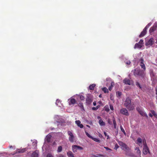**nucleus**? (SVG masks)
<instances>
[{
  "mask_svg": "<svg viewBox=\"0 0 157 157\" xmlns=\"http://www.w3.org/2000/svg\"><path fill=\"white\" fill-rule=\"evenodd\" d=\"M124 105L129 111L133 110L135 109V105L133 102L131 101V99L129 97H127L124 101Z\"/></svg>",
  "mask_w": 157,
  "mask_h": 157,
  "instance_id": "f257e3e1",
  "label": "nucleus"
},
{
  "mask_svg": "<svg viewBox=\"0 0 157 157\" xmlns=\"http://www.w3.org/2000/svg\"><path fill=\"white\" fill-rule=\"evenodd\" d=\"M133 71V75L135 77L139 76L144 78L145 76L144 71L140 69L136 68Z\"/></svg>",
  "mask_w": 157,
  "mask_h": 157,
  "instance_id": "f03ea898",
  "label": "nucleus"
},
{
  "mask_svg": "<svg viewBox=\"0 0 157 157\" xmlns=\"http://www.w3.org/2000/svg\"><path fill=\"white\" fill-rule=\"evenodd\" d=\"M136 110L141 116L145 117L147 118L148 117L147 114L144 112L143 109L141 108L140 107H137L136 108Z\"/></svg>",
  "mask_w": 157,
  "mask_h": 157,
  "instance_id": "7ed1b4c3",
  "label": "nucleus"
},
{
  "mask_svg": "<svg viewBox=\"0 0 157 157\" xmlns=\"http://www.w3.org/2000/svg\"><path fill=\"white\" fill-rule=\"evenodd\" d=\"M144 147L143 149V153L144 155H146L147 153V152L149 153L150 152L149 151L146 142L145 141L144 142L143 141Z\"/></svg>",
  "mask_w": 157,
  "mask_h": 157,
  "instance_id": "20e7f679",
  "label": "nucleus"
},
{
  "mask_svg": "<svg viewBox=\"0 0 157 157\" xmlns=\"http://www.w3.org/2000/svg\"><path fill=\"white\" fill-rule=\"evenodd\" d=\"M72 148V150L74 153L76 152L78 150H81L83 149V148L82 147L76 145H73Z\"/></svg>",
  "mask_w": 157,
  "mask_h": 157,
  "instance_id": "39448f33",
  "label": "nucleus"
},
{
  "mask_svg": "<svg viewBox=\"0 0 157 157\" xmlns=\"http://www.w3.org/2000/svg\"><path fill=\"white\" fill-rule=\"evenodd\" d=\"M157 24L155 23L152 27L150 29L149 32L150 34H152L154 32L157 30Z\"/></svg>",
  "mask_w": 157,
  "mask_h": 157,
  "instance_id": "423d86ee",
  "label": "nucleus"
},
{
  "mask_svg": "<svg viewBox=\"0 0 157 157\" xmlns=\"http://www.w3.org/2000/svg\"><path fill=\"white\" fill-rule=\"evenodd\" d=\"M67 133L68 135L69 136V140L71 143L73 142L74 141V136L73 135L72 133L70 131H68Z\"/></svg>",
  "mask_w": 157,
  "mask_h": 157,
  "instance_id": "0eeeda50",
  "label": "nucleus"
},
{
  "mask_svg": "<svg viewBox=\"0 0 157 157\" xmlns=\"http://www.w3.org/2000/svg\"><path fill=\"white\" fill-rule=\"evenodd\" d=\"M120 113L126 116H128L129 113L128 112V110L125 108H122L120 110Z\"/></svg>",
  "mask_w": 157,
  "mask_h": 157,
  "instance_id": "6e6552de",
  "label": "nucleus"
},
{
  "mask_svg": "<svg viewBox=\"0 0 157 157\" xmlns=\"http://www.w3.org/2000/svg\"><path fill=\"white\" fill-rule=\"evenodd\" d=\"M154 43V40L153 38H151L145 44L146 46H151Z\"/></svg>",
  "mask_w": 157,
  "mask_h": 157,
  "instance_id": "1a4fd4ad",
  "label": "nucleus"
},
{
  "mask_svg": "<svg viewBox=\"0 0 157 157\" xmlns=\"http://www.w3.org/2000/svg\"><path fill=\"white\" fill-rule=\"evenodd\" d=\"M140 65L141 66L142 68L143 69V70L144 71H145L146 70V67L145 65V64H144V60L142 58H141L140 59Z\"/></svg>",
  "mask_w": 157,
  "mask_h": 157,
  "instance_id": "9d476101",
  "label": "nucleus"
},
{
  "mask_svg": "<svg viewBox=\"0 0 157 157\" xmlns=\"http://www.w3.org/2000/svg\"><path fill=\"white\" fill-rule=\"evenodd\" d=\"M69 101V105H74L76 103V101L74 98H71L68 100Z\"/></svg>",
  "mask_w": 157,
  "mask_h": 157,
  "instance_id": "9b49d317",
  "label": "nucleus"
},
{
  "mask_svg": "<svg viewBox=\"0 0 157 157\" xmlns=\"http://www.w3.org/2000/svg\"><path fill=\"white\" fill-rule=\"evenodd\" d=\"M118 144L120 146L126 150H128L129 149V148L128 147L127 145L122 142L120 141L119 142Z\"/></svg>",
  "mask_w": 157,
  "mask_h": 157,
  "instance_id": "f8f14e48",
  "label": "nucleus"
},
{
  "mask_svg": "<svg viewBox=\"0 0 157 157\" xmlns=\"http://www.w3.org/2000/svg\"><path fill=\"white\" fill-rule=\"evenodd\" d=\"M123 82L126 85H131L130 80L127 78H124L123 80Z\"/></svg>",
  "mask_w": 157,
  "mask_h": 157,
  "instance_id": "ddd939ff",
  "label": "nucleus"
},
{
  "mask_svg": "<svg viewBox=\"0 0 157 157\" xmlns=\"http://www.w3.org/2000/svg\"><path fill=\"white\" fill-rule=\"evenodd\" d=\"M147 33V30L145 29H144L143 31L141 32V33L139 36L140 37H141L144 36Z\"/></svg>",
  "mask_w": 157,
  "mask_h": 157,
  "instance_id": "4468645a",
  "label": "nucleus"
},
{
  "mask_svg": "<svg viewBox=\"0 0 157 157\" xmlns=\"http://www.w3.org/2000/svg\"><path fill=\"white\" fill-rule=\"evenodd\" d=\"M92 101V100L89 97L87 98L86 99V103L87 105H90Z\"/></svg>",
  "mask_w": 157,
  "mask_h": 157,
  "instance_id": "2eb2a0df",
  "label": "nucleus"
},
{
  "mask_svg": "<svg viewBox=\"0 0 157 157\" xmlns=\"http://www.w3.org/2000/svg\"><path fill=\"white\" fill-rule=\"evenodd\" d=\"M142 139L140 138H138L136 141V144L140 146L142 145Z\"/></svg>",
  "mask_w": 157,
  "mask_h": 157,
  "instance_id": "dca6fc26",
  "label": "nucleus"
},
{
  "mask_svg": "<svg viewBox=\"0 0 157 157\" xmlns=\"http://www.w3.org/2000/svg\"><path fill=\"white\" fill-rule=\"evenodd\" d=\"M67 155L68 157H75L74 155L71 151H69L67 152Z\"/></svg>",
  "mask_w": 157,
  "mask_h": 157,
  "instance_id": "f3484780",
  "label": "nucleus"
},
{
  "mask_svg": "<svg viewBox=\"0 0 157 157\" xmlns=\"http://www.w3.org/2000/svg\"><path fill=\"white\" fill-rule=\"evenodd\" d=\"M115 85V83L114 82H112L111 83V86L109 87V90L111 91L112 90L113 88V87Z\"/></svg>",
  "mask_w": 157,
  "mask_h": 157,
  "instance_id": "a211bd4d",
  "label": "nucleus"
},
{
  "mask_svg": "<svg viewBox=\"0 0 157 157\" xmlns=\"http://www.w3.org/2000/svg\"><path fill=\"white\" fill-rule=\"evenodd\" d=\"M38 153L36 151L33 152L32 155V157H38Z\"/></svg>",
  "mask_w": 157,
  "mask_h": 157,
  "instance_id": "6ab92c4d",
  "label": "nucleus"
},
{
  "mask_svg": "<svg viewBox=\"0 0 157 157\" xmlns=\"http://www.w3.org/2000/svg\"><path fill=\"white\" fill-rule=\"evenodd\" d=\"M142 47V45H140L139 43L135 44L134 48H140Z\"/></svg>",
  "mask_w": 157,
  "mask_h": 157,
  "instance_id": "aec40b11",
  "label": "nucleus"
},
{
  "mask_svg": "<svg viewBox=\"0 0 157 157\" xmlns=\"http://www.w3.org/2000/svg\"><path fill=\"white\" fill-rule=\"evenodd\" d=\"M99 123L101 126H104L105 125V123L102 119H100L99 121Z\"/></svg>",
  "mask_w": 157,
  "mask_h": 157,
  "instance_id": "412c9836",
  "label": "nucleus"
},
{
  "mask_svg": "<svg viewBox=\"0 0 157 157\" xmlns=\"http://www.w3.org/2000/svg\"><path fill=\"white\" fill-rule=\"evenodd\" d=\"M135 150H136V153L137 154H138L140 156V157H141L140 156V155H141V152L139 148L138 147H137L135 148Z\"/></svg>",
  "mask_w": 157,
  "mask_h": 157,
  "instance_id": "4be33fe9",
  "label": "nucleus"
},
{
  "mask_svg": "<svg viewBox=\"0 0 157 157\" xmlns=\"http://www.w3.org/2000/svg\"><path fill=\"white\" fill-rule=\"evenodd\" d=\"M95 84H94L90 85L89 86L90 89L91 90H94V87H95Z\"/></svg>",
  "mask_w": 157,
  "mask_h": 157,
  "instance_id": "5701e85b",
  "label": "nucleus"
},
{
  "mask_svg": "<svg viewBox=\"0 0 157 157\" xmlns=\"http://www.w3.org/2000/svg\"><path fill=\"white\" fill-rule=\"evenodd\" d=\"M25 149H19L17 150V152H18L19 153H23L25 152Z\"/></svg>",
  "mask_w": 157,
  "mask_h": 157,
  "instance_id": "b1692460",
  "label": "nucleus"
},
{
  "mask_svg": "<svg viewBox=\"0 0 157 157\" xmlns=\"http://www.w3.org/2000/svg\"><path fill=\"white\" fill-rule=\"evenodd\" d=\"M102 90L105 93H108L109 92L108 89L105 87L102 88Z\"/></svg>",
  "mask_w": 157,
  "mask_h": 157,
  "instance_id": "393cba45",
  "label": "nucleus"
},
{
  "mask_svg": "<svg viewBox=\"0 0 157 157\" xmlns=\"http://www.w3.org/2000/svg\"><path fill=\"white\" fill-rule=\"evenodd\" d=\"M78 106L81 109L83 110H84V107L82 103L80 102L78 104Z\"/></svg>",
  "mask_w": 157,
  "mask_h": 157,
  "instance_id": "a878e982",
  "label": "nucleus"
},
{
  "mask_svg": "<svg viewBox=\"0 0 157 157\" xmlns=\"http://www.w3.org/2000/svg\"><path fill=\"white\" fill-rule=\"evenodd\" d=\"M51 137L50 136H47L46 137V141L48 143L50 142L51 140Z\"/></svg>",
  "mask_w": 157,
  "mask_h": 157,
  "instance_id": "bb28decb",
  "label": "nucleus"
},
{
  "mask_svg": "<svg viewBox=\"0 0 157 157\" xmlns=\"http://www.w3.org/2000/svg\"><path fill=\"white\" fill-rule=\"evenodd\" d=\"M62 147L61 146H59L57 150V151L58 153H59L62 151Z\"/></svg>",
  "mask_w": 157,
  "mask_h": 157,
  "instance_id": "cd10ccee",
  "label": "nucleus"
},
{
  "mask_svg": "<svg viewBox=\"0 0 157 157\" xmlns=\"http://www.w3.org/2000/svg\"><path fill=\"white\" fill-rule=\"evenodd\" d=\"M151 112L155 117H157V114L155 113V112L154 110H151Z\"/></svg>",
  "mask_w": 157,
  "mask_h": 157,
  "instance_id": "c85d7f7f",
  "label": "nucleus"
},
{
  "mask_svg": "<svg viewBox=\"0 0 157 157\" xmlns=\"http://www.w3.org/2000/svg\"><path fill=\"white\" fill-rule=\"evenodd\" d=\"M116 95L117 97H120L121 94V92L120 91H117L116 93Z\"/></svg>",
  "mask_w": 157,
  "mask_h": 157,
  "instance_id": "c756f323",
  "label": "nucleus"
},
{
  "mask_svg": "<svg viewBox=\"0 0 157 157\" xmlns=\"http://www.w3.org/2000/svg\"><path fill=\"white\" fill-rule=\"evenodd\" d=\"M120 129H121V131L124 133V135L125 136H126V132H125L124 129L123 128L122 126H120Z\"/></svg>",
  "mask_w": 157,
  "mask_h": 157,
  "instance_id": "7c9ffc66",
  "label": "nucleus"
},
{
  "mask_svg": "<svg viewBox=\"0 0 157 157\" xmlns=\"http://www.w3.org/2000/svg\"><path fill=\"white\" fill-rule=\"evenodd\" d=\"M113 122L114 124V128H116L117 127V123L115 119H114L113 120Z\"/></svg>",
  "mask_w": 157,
  "mask_h": 157,
  "instance_id": "2f4dec72",
  "label": "nucleus"
},
{
  "mask_svg": "<svg viewBox=\"0 0 157 157\" xmlns=\"http://www.w3.org/2000/svg\"><path fill=\"white\" fill-rule=\"evenodd\" d=\"M151 25V23H149L145 27L144 29H145L146 30Z\"/></svg>",
  "mask_w": 157,
  "mask_h": 157,
  "instance_id": "473e14b6",
  "label": "nucleus"
},
{
  "mask_svg": "<svg viewBox=\"0 0 157 157\" xmlns=\"http://www.w3.org/2000/svg\"><path fill=\"white\" fill-rule=\"evenodd\" d=\"M100 105H98L96 107H93L92 108V109L93 110H96L99 107Z\"/></svg>",
  "mask_w": 157,
  "mask_h": 157,
  "instance_id": "72a5a7b5",
  "label": "nucleus"
},
{
  "mask_svg": "<svg viewBox=\"0 0 157 157\" xmlns=\"http://www.w3.org/2000/svg\"><path fill=\"white\" fill-rule=\"evenodd\" d=\"M94 156L95 157H104L105 156L102 155L98 154L97 155H94Z\"/></svg>",
  "mask_w": 157,
  "mask_h": 157,
  "instance_id": "f704fd0d",
  "label": "nucleus"
},
{
  "mask_svg": "<svg viewBox=\"0 0 157 157\" xmlns=\"http://www.w3.org/2000/svg\"><path fill=\"white\" fill-rule=\"evenodd\" d=\"M136 85L140 89L141 88V86L140 84L138 82H136Z\"/></svg>",
  "mask_w": 157,
  "mask_h": 157,
  "instance_id": "c9c22d12",
  "label": "nucleus"
},
{
  "mask_svg": "<svg viewBox=\"0 0 157 157\" xmlns=\"http://www.w3.org/2000/svg\"><path fill=\"white\" fill-rule=\"evenodd\" d=\"M75 122L78 126V125L80 124L81 123V122L79 120L76 121Z\"/></svg>",
  "mask_w": 157,
  "mask_h": 157,
  "instance_id": "e433bc0d",
  "label": "nucleus"
},
{
  "mask_svg": "<svg viewBox=\"0 0 157 157\" xmlns=\"http://www.w3.org/2000/svg\"><path fill=\"white\" fill-rule=\"evenodd\" d=\"M86 135L90 138H92V137L87 132H85Z\"/></svg>",
  "mask_w": 157,
  "mask_h": 157,
  "instance_id": "4c0bfd02",
  "label": "nucleus"
},
{
  "mask_svg": "<svg viewBox=\"0 0 157 157\" xmlns=\"http://www.w3.org/2000/svg\"><path fill=\"white\" fill-rule=\"evenodd\" d=\"M80 99L82 100H84L85 99V97L82 95H81L80 97Z\"/></svg>",
  "mask_w": 157,
  "mask_h": 157,
  "instance_id": "58836bf2",
  "label": "nucleus"
},
{
  "mask_svg": "<svg viewBox=\"0 0 157 157\" xmlns=\"http://www.w3.org/2000/svg\"><path fill=\"white\" fill-rule=\"evenodd\" d=\"M46 157H54L51 154H48L47 155Z\"/></svg>",
  "mask_w": 157,
  "mask_h": 157,
  "instance_id": "ea45409f",
  "label": "nucleus"
},
{
  "mask_svg": "<svg viewBox=\"0 0 157 157\" xmlns=\"http://www.w3.org/2000/svg\"><path fill=\"white\" fill-rule=\"evenodd\" d=\"M105 110L107 112H108L109 111V109L108 107H105Z\"/></svg>",
  "mask_w": 157,
  "mask_h": 157,
  "instance_id": "a19ab883",
  "label": "nucleus"
},
{
  "mask_svg": "<svg viewBox=\"0 0 157 157\" xmlns=\"http://www.w3.org/2000/svg\"><path fill=\"white\" fill-rule=\"evenodd\" d=\"M60 100L59 99H57L56 101V104L58 105L59 103H60Z\"/></svg>",
  "mask_w": 157,
  "mask_h": 157,
  "instance_id": "79ce46f5",
  "label": "nucleus"
},
{
  "mask_svg": "<svg viewBox=\"0 0 157 157\" xmlns=\"http://www.w3.org/2000/svg\"><path fill=\"white\" fill-rule=\"evenodd\" d=\"M126 155L130 156H131L132 157H134V155L133 154H126Z\"/></svg>",
  "mask_w": 157,
  "mask_h": 157,
  "instance_id": "37998d69",
  "label": "nucleus"
},
{
  "mask_svg": "<svg viewBox=\"0 0 157 157\" xmlns=\"http://www.w3.org/2000/svg\"><path fill=\"white\" fill-rule=\"evenodd\" d=\"M143 43V40L142 39H141L140 41L139 42V43L140 44V45H142V44Z\"/></svg>",
  "mask_w": 157,
  "mask_h": 157,
  "instance_id": "c03bdc74",
  "label": "nucleus"
},
{
  "mask_svg": "<svg viewBox=\"0 0 157 157\" xmlns=\"http://www.w3.org/2000/svg\"><path fill=\"white\" fill-rule=\"evenodd\" d=\"M119 146H118V144H116L115 145V147H114L115 149L116 150H117V149L119 147Z\"/></svg>",
  "mask_w": 157,
  "mask_h": 157,
  "instance_id": "a18cd8bd",
  "label": "nucleus"
},
{
  "mask_svg": "<svg viewBox=\"0 0 157 157\" xmlns=\"http://www.w3.org/2000/svg\"><path fill=\"white\" fill-rule=\"evenodd\" d=\"M93 140H94V141H96V142H99V140L95 138H93L92 137V138Z\"/></svg>",
  "mask_w": 157,
  "mask_h": 157,
  "instance_id": "49530a36",
  "label": "nucleus"
},
{
  "mask_svg": "<svg viewBox=\"0 0 157 157\" xmlns=\"http://www.w3.org/2000/svg\"><path fill=\"white\" fill-rule=\"evenodd\" d=\"M109 107H110V109L112 110H113V106L112 105H109Z\"/></svg>",
  "mask_w": 157,
  "mask_h": 157,
  "instance_id": "de8ad7c7",
  "label": "nucleus"
},
{
  "mask_svg": "<svg viewBox=\"0 0 157 157\" xmlns=\"http://www.w3.org/2000/svg\"><path fill=\"white\" fill-rule=\"evenodd\" d=\"M104 148L105 149L107 150V151H108V150H110V151H111V150L109 148H108V147H104Z\"/></svg>",
  "mask_w": 157,
  "mask_h": 157,
  "instance_id": "09e8293b",
  "label": "nucleus"
},
{
  "mask_svg": "<svg viewBox=\"0 0 157 157\" xmlns=\"http://www.w3.org/2000/svg\"><path fill=\"white\" fill-rule=\"evenodd\" d=\"M78 126L80 127V128H82L83 127V125L82 124H81V123L80 124L78 125Z\"/></svg>",
  "mask_w": 157,
  "mask_h": 157,
  "instance_id": "8fccbe9b",
  "label": "nucleus"
},
{
  "mask_svg": "<svg viewBox=\"0 0 157 157\" xmlns=\"http://www.w3.org/2000/svg\"><path fill=\"white\" fill-rule=\"evenodd\" d=\"M108 122L110 124H112V122L111 121H110V119H108Z\"/></svg>",
  "mask_w": 157,
  "mask_h": 157,
  "instance_id": "3c124183",
  "label": "nucleus"
},
{
  "mask_svg": "<svg viewBox=\"0 0 157 157\" xmlns=\"http://www.w3.org/2000/svg\"><path fill=\"white\" fill-rule=\"evenodd\" d=\"M131 63V62L130 61H128L126 62V64L128 65H129Z\"/></svg>",
  "mask_w": 157,
  "mask_h": 157,
  "instance_id": "603ef678",
  "label": "nucleus"
},
{
  "mask_svg": "<svg viewBox=\"0 0 157 157\" xmlns=\"http://www.w3.org/2000/svg\"><path fill=\"white\" fill-rule=\"evenodd\" d=\"M58 157H64L62 155L60 154L58 156Z\"/></svg>",
  "mask_w": 157,
  "mask_h": 157,
  "instance_id": "864d4df0",
  "label": "nucleus"
},
{
  "mask_svg": "<svg viewBox=\"0 0 157 157\" xmlns=\"http://www.w3.org/2000/svg\"><path fill=\"white\" fill-rule=\"evenodd\" d=\"M149 116L151 117H152V116H153V115H152V114H151V113H149Z\"/></svg>",
  "mask_w": 157,
  "mask_h": 157,
  "instance_id": "5fc2aeb1",
  "label": "nucleus"
},
{
  "mask_svg": "<svg viewBox=\"0 0 157 157\" xmlns=\"http://www.w3.org/2000/svg\"><path fill=\"white\" fill-rule=\"evenodd\" d=\"M93 105H94V106L96 105V102H95V101H94V102H93Z\"/></svg>",
  "mask_w": 157,
  "mask_h": 157,
  "instance_id": "6e6d98bb",
  "label": "nucleus"
},
{
  "mask_svg": "<svg viewBox=\"0 0 157 157\" xmlns=\"http://www.w3.org/2000/svg\"><path fill=\"white\" fill-rule=\"evenodd\" d=\"M104 134L105 136H107V133L105 132H104Z\"/></svg>",
  "mask_w": 157,
  "mask_h": 157,
  "instance_id": "4d7b16f0",
  "label": "nucleus"
},
{
  "mask_svg": "<svg viewBox=\"0 0 157 157\" xmlns=\"http://www.w3.org/2000/svg\"><path fill=\"white\" fill-rule=\"evenodd\" d=\"M9 147L10 148H13V147L12 146H9Z\"/></svg>",
  "mask_w": 157,
  "mask_h": 157,
  "instance_id": "13d9d810",
  "label": "nucleus"
},
{
  "mask_svg": "<svg viewBox=\"0 0 157 157\" xmlns=\"http://www.w3.org/2000/svg\"><path fill=\"white\" fill-rule=\"evenodd\" d=\"M156 94L157 95V89H156Z\"/></svg>",
  "mask_w": 157,
  "mask_h": 157,
  "instance_id": "bf43d9fd",
  "label": "nucleus"
},
{
  "mask_svg": "<svg viewBox=\"0 0 157 157\" xmlns=\"http://www.w3.org/2000/svg\"><path fill=\"white\" fill-rule=\"evenodd\" d=\"M55 142H54L53 143V144H52L53 145H54V144H55Z\"/></svg>",
  "mask_w": 157,
  "mask_h": 157,
  "instance_id": "052dcab7",
  "label": "nucleus"
},
{
  "mask_svg": "<svg viewBox=\"0 0 157 157\" xmlns=\"http://www.w3.org/2000/svg\"><path fill=\"white\" fill-rule=\"evenodd\" d=\"M34 143L36 144V145L37 143H36V142H35H35H33V143Z\"/></svg>",
  "mask_w": 157,
  "mask_h": 157,
  "instance_id": "680f3d73",
  "label": "nucleus"
},
{
  "mask_svg": "<svg viewBox=\"0 0 157 157\" xmlns=\"http://www.w3.org/2000/svg\"><path fill=\"white\" fill-rule=\"evenodd\" d=\"M109 136H107V139H109Z\"/></svg>",
  "mask_w": 157,
  "mask_h": 157,
  "instance_id": "e2e57ef3",
  "label": "nucleus"
},
{
  "mask_svg": "<svg viewBox=\"0 0 157 157\" xmlns=\"http://www.w3.org/2000/svg\"><path fill=\"white\" fill-rule=\"evenodd\" d=\"M99 97H101V95H100L99 96Z\"/></svg>",
  "mask_w": 157,
  "mask_h": 157,
  "instance_id": "0e129e2a",
  "label": "nucleus"
},
{
  "mask_svg": "<svg viewBox=\"0 0 157 157\" xmlns=\"http://www.w3.org/2000/svg\"><path fill=\"white\" fill-rule=\"evenodd\" d=\"M155 43H156V44H157V41H156V42Z\"/></svg>",
  "mask_w": 157,
  "mask_h": 157,
  "instance_id": "69168bd1",
  "label": "nucleus"
},
{
  "mask_svg": "<svg viewBox=\"0 0 157 157\" xmlns=\"http://www.w3.org/2000/svg\"><path fill=\"white\" fill-rule=\"evenodd\" d=\"M98 118H101V117H98Z\"/></svg>",
  "mask_w": 157,
  "mask_h": 157,
  "instance_id": "338daca9",
  "label": "nucleus"
}]
</instances>
